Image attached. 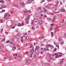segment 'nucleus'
<instances>
[{
    "label": "nucleus",
    "instance_id": "f257e3e1",
    "mask_svg": "<svg viewBox=\"0 0 66 66\" xmlns=\"http://www.w3.org/2000/svg\"><path fill=\"white\" fill-rule=\"evenodd\" d=\"M30 15H27L26 16V22L27 23V24H28V23H29L28 21L30 19Z\"/></svg>",
    "mask_w": 66,
    "mask_h": 66
},
{
    "label": "nucleus",
    "instance_id": "f03ea898",
    "mask_svg": "<svg viewBox=\"0 0 66 66\" xmlns=\"http://www.w3.org/2000/svg\"><path fill=\"white\" fill-rule=\"evenodd\" d=\"M10 16H11L10 14L8 15L7 13H5L4 14V18L5 19H7V18H9V17H10Z\"/></svg>",
    "mask_w": 66,
    "mask_h": 66
},
{
    "label": "nucleus",
    "instance_id": "7ed1b4c3",
    "mask_svg": "<svg viewBox=\"0 0 66 66\" xmlns=\"http://www.w3.org/2000/svg\"><path fill=\"white\" fill-rule=\"evenodd\" d=\"M23 12L24 13V14L25 15H27L29 13H30V11H28V10L26 9H24L23 10Z\"/></svg>",
    "mask_w": 66,
    "mask_h": 66
},
{
    "label": "nucleus",
    "instance_id": "20e7f679",
    "mask_svg": "<svg viewBox=\"0 0 66 66\" xmlns=\"http://www.w3.org/2000/svg\"><path fill=\"white\" fill-rule=\"evenodd\" d=\"M43 9L44 11H43L42 9H41L40 11L41 13H45V14H46V12H47V10L44 7H43Z\"/></svg>",
    "mask_w": 66,
    "mask_h": 66
},
{
    "label": "nucleus",
    "instance_id": "39448f33",
    "mask_svg": "<svg viewBox=\"0 0 66 66\" xmlns=\"http://www.w3.org/2000/svg\"><path fill=\"white\" fill-rule=\"evenodd\" d=\"M34 50L33 49L31 50L30 51V52L31 53V54H30V57H32V55H33V53L34 52ZM35 52H36V51H35Z\"/></svg>",
    "mask_w": 66,
    "mask_h": 66
},
{
    "label": "nucleus",
    "instance_id": "423d86ee",
    "mask_svg": "<svg viewBox=\"0 0 66 66\" xmlns=\"http://www.w3.org/2000/svg\"><path fill=\"white\" fill-rule=\"evenodd\" d=\"M43 49V51L44 52H46V50H47V51H49V48H44Z\"/></svg>",
    "mask_w": 66,
    "mask_h": 66
},
{
    "label": "nucleus",
    "instance_id": "0eeeda50",
    "mask_svg": "<svg viewBox=\"0 0 66 66\" xmlns=\"http://www.w3.org/2000/svg\"><path fill=\"white\" fill-rule=\"evenodd\" d=\"M16 26H17V24L16 23H15L13 22H12L11 26L12 27H14V26H15V27H16Z\"/></svg>",
    "mask_w": 66,
    "mask_h": 66
},
{
    "label": "nucleus",
    "instance_id": "6e6552de",
    "mask_svg": "<svg viewBox=\"0 0 66 66\" xmlns=\"http://www.w3.org/2000/svg\"><path fill=\"white\" fill-rule=\"evenodd\" d=\"M15 37L19 39L20 37V34H18V35H16Z\"/></svg>",
    "mask_w": 66,
    "mask_h": 66
},
{
    "label": "nucleus",
    "instance_id": "1a4fd4ad",
    "mask_svg": "<svg viewBox=\"0 0 66 66\" xmlns=\"http://www.w3.org/2000/svg\"><path fill=\"white\" fill-rule=\"evenodd\" d=\"M51 55H52L51 54L49 55V57L47 59L48 60H51V59H52V57H51Z\"/></svg>",
    "mask_w": 66,
    "mask_h": 66
},
{
    "label": "nucleus",
    "instance_id": "9d476101",
    "mask_svg": "<svg viewBox=\"0 0 66 66\" xmlns=\"http://www.w3.org/2000/svg\"><path fill=\"white\" fill-rule=\"evenodd\" d=\"M26 63H30L31 62V60H26Z\"/></svg>",
    "mask_w": 66,
    "mask_h": 66
},
{
    "label": "nucleus",
    "instance_id": "9b49d317",
    "mask_svg": "<svg viewBox=\"0 0 66 66\" xmlns=\"http://www.w3.org/2000/svg\"><path fill=\"white\" fill-rule=\"evenodd\" d=\"M55 55H56V56L55 57L56 59H57V57H59V55H58L57 53H55Z\"/></svg>",
    "mask_w": 66,
    "mask_h": 66
},
{
    "label": "nucleus",
    "instance_id": "f8f14e48",
    "mask_svg": "<svg viewBox=\"0 0 66 66\" xmlns=\"http://www.w3.org/2000/svg\"><path fill=\"white\" fill-rule=\"evenodd\" d=\"M5 7H6L5 5H3L1 7V9H4V8H5Z\"/></svg>",
    "mask_w": 66,
    "mask_h": 66
},
{
    "label": "nucleus",
    "instance_id": "ddd939ff",
    "mask_svg": "<svg viewBox=\"0 0 66 66\" xmlns=\"http://www.w3.org/2000/svg\"><path fill=\"white\" fill-rule=\"evenodd\" d=\"M39 23H40V24H42L43 23V21L41 20H39Z\"/></svg>",
    "mask_w": 66,
    "mask_h": 66
},
{
    "label": "nucleus",
    "instance_id": "4468645a",
    "mask_svg": "<svg viewBox=\"0 0 66 66\" xmlns=\"http://www.w3.org/2000/svg\"><path fill=\"white\" fill-rule=\"evenodd\" d=\"M39 21V20L38 19H35L34 20V22H37Z\"/></svg>",
    "mask_w": 66,
    "mask_h": 66
},
{
    "label": "nucleus",
    "instance_id": "2eb2a0df",
    "mask_svg": "<svg viewBox=\"0 0 66 66\" xmlns=\"http://www.w3.org/2000/svg\"><path fill=\"white\" fill-rule=\"evenodd\" d=\"M20 4L21 6H23L24 5V3L23 2H21L20 3Z\"/></svg>",
    "mask_w": 66,
    "mask_h": 66
},
{
    "label": "nucleus",
    "instance_id": "dca6fc26",
    "mask_svg": "<svg viewBox=\"0 0 66 66\" xmlns=\"http://www.w3.org/2000/svg\"><path fill=\"white\" fill-rule=\"evenodd\" d=\"M47 19L48 21H51V19L49 18H47Z\"/></svg>",
    "mask_w": 66,
    "mask_h": 66
},
{
    "label": "nucleus",
    "instance_id": "f3484780",
    "mask_svg": "<svg viewBox=\"0 0 66 66\" xmlns=\"http://www.w3.org/2000/svg\"><path fill=\"white\" fill-rule=\"evenodd\" d=\"M62 39H63V38L62 37H60V39L58 40L59 42H61L62 40Z\"/></svg>",
    "mask_w": 66,
    "mask_h": 66
},
{
    "label": "nucleus",
    "instance_id": "a211bd4d",
    "mask_svg": "<svg viewBox=\"0 0 66 66\" xmlns=\"http://www.w3.org/2000/svg\"><path fill=\"white\" fill-rule=\"evenodd\" d=\"M64 24H63V23H61L60 24V26L61 27H62L63 26Z\"/></svg>",
    "mask_w": 66,
    "mask_h": 66
},
{
    "label": "nucleus",
    "instance_id": "6ab92c4d",
    "mask_svg": "<svg viewBox=\"0 0 66 66\" xmlns=\"http://www.w3.org/2000/svg\"><path fill=\"white\" fill-rule=\"evenodd\" d=\"M27 1L28 3H31L33 1L32 0H27Z\"/></svg>",
    "mask_w": 66,
    "mask_h": 66
},
{
    "label": "nucleus",
    "instance_id": "aec40b11",
    "mask_svg": "<svg viewBox=\"0 0 66 66\" xmlns=\"http://www.w3.org/2000/svg\"><path fill=\"white\" fill-rule=\"evenodd\" d=\"M46 46H47V48H49V47H50V46H51V45L47 44L46 45Z\"/></svg>",
    "mask_w": 66,
    "mask_h": 66
},
{
    "label": "nucleus",
    "instance_id": "412c9836",
    "mask_svg": "<svg viewBox=\"0 0 66 66\" xmlns=\"http://www.w3.org/2000/svg\"><path fill=\"white\" fill-rule=\"evenodd\" d=\"M22 39L23 40H26V37H22Z\"/></svg>",
    "mask_w": 66,
    "mask_h": 66
},
{
    "label": "nucleus",
    "instance_id": "4be33fe9",
    "mask_svg": "<svg viewBox=\"0 0 66 66\" xmlns=\"http://www.w3.org/2000/svg\"><path fill=\"white\" fill-rule=\"evenodd\" d=\"M36 15L37 16H39L40 15V13L38 12L36 14Z\"/></svg>",
    "mask_w": 66,
    "mask_h": 66
},
{
    "label": "nucleus",
    "instance_id": "5701e85b",
    "mask_svg": "<svg viewBox=\"0 0 66 66\" xmlns=\"http://www.w3.org/2000/svg\"><path fill=\"white\" fill-rule=\"evenodd\" d=\"M51 34L52 37H53L54 35H53V32H51Z\"/></svg>",
    "mask_w": 66,
    "mask_h": 66
},
{
    "label": "nucleus",
    "instance_id": "b1692460",
    "mask_svg": "<svg viewBox=\"0 0 66 66\" xmlns=\"http://www.w3.org/2000/svg\"><path fill=\"white\" fill-rule=\"evenodd\" d=\"M32 23H31V25H34V22H33V20H32L31 21Z\"/></svg>",
    "mask_w": 66,
    "mask_h": 66
},
{
    "label": "nucleus",
    "instance_id": "393cba45",
    "mask_svg": "<svg viewBox=\"0 0 66 66\" xmlns=\"http://www.w3.org/2000/svg\"><path fill=\"white\" fill-rule=\"evenodd\" d=\"M65 10L64 8H62L61 9V11L62 12H65Z\"/></svg>",
    "mask_w": 66,
    "mask_h": 66
},
{
    "label": "nucleus",
    "instance_id": "a878e982",
    "mask_svg": "<svg viewBox=\"0 0 66 66\" xmlns=\"http://www.w3.org/2000/svg\"><path fill=\"white\" fill-rule=\"evenodd\" d=\"M55 19H53L52 20V23H54V21H55Z\"/></svg>",
    "mask_w": 66,
    "mask_h": 66
},
{
    "label": "nucleus",
    "instance_id": "bb28decb",
    "mask_svg": "<svg viewBox=\"0 0 66 66\" xmlns=\"http://www.w3.org/2000/svg\"><path fill=\"white\" fill-rule=\"evenodd\" d=\"M45 7H47V5H48V4H46V3H45V4L44 5V6H45Z\"/></svg>",
    "mask_w": 66,
    "mask_h": 66
},
{
    "label": "nucleus",
    "instance_id": "cd10ccee",
    "mask_svg": "<svg viewBox=\"0 0 66 66\" xmlns=\"http://www.w3.org/2000/svg\"><path fill=\"white\" fill-rule=\"evenodd\" d=\"M13 55H14V56H17V54H13Z\"/></svg>",
    "mask_w": 66,
    "mask_h": 66
},
{
    "label": "nucleus",
    "instance_id": "c85d7f7f",
    "mask_svg": "<svg viewBox=\"0 0 66 66\" xmlns=\"http://www.w3.org/2000/svg\"><path fill=\"white\" fill-rule=\"evenodd\" d=\"M42 10V7H39L38 8V10L39 11V10Z\"/></svg>",
    "mask_w": 66,
    "mask_h": 66
},
{
    "label": "nucleus",
    "instance_id": "c756f323",
    "mask_svg": "<svg viewBox=\"0 0 66 66\" xmlns=\"http://www.w3.org/2000/svg\"><path fill=\"white\" fill-rule=\"evenodd\" d=\"M50 46L52 49H53L54 48V46H53V45H51Z\"/></svg>",
    "mask_w": 66,
    "mask_h": 66
},
{
    "label": "nucleus",
    "instance_id": "7c9ffc66",
    "mask_svg": "<svg viewBox=\"0 0 66 66\" xmlns=\"http://www.w3.org/2000/svg\"><path fill=\"white\" fill-rule=\"evenodd\" d=\"M3 20H0V23H2L3 22Z\"/></svg>",
    "mask_w": 66,
    "mask_h": 66
},
{
    "label": "nucleus",
    "instance_id": "2f4dec72",
    "mask_svg": "<svg viewBox=\"0 0 66 66\" xmlns=\"http://www.w3.org/2000/svg\"><path fill=\"white\" fill-rule=\"evenodd\" d=\"M15 32H19V30H18V29H16L15 30Z\"/></svg>",
    "mask_w": 66,
    "mask_h": 66
},
{
    "label": "nucleus",
    "instance_id": "473e14b6",
    "mask_svg": "<svg viewBox=\"0 0 66 66\" xmlns=\"http://www.w3.org/2000/svg\"><path fill=\"white\" fill-rule=\"evenodd\" d=\"M18 26H22V25L20 24V23H19L18 24Z\"/></svg>",
    "mask_w": 66,
    "mask_h": 66
},
{
    "label": "nucleus",
    "instance_id": "72a5a7b5",
    "mask_svg": "<svg viewBox=\"0 0 66 66\" xmlns=\"http://www.w3.org/2000/svg\"><path fill=\"white\" fill-rule=\"evenodd\" d=\"M41 38L42 39H43L45 38V36H41Z\"/></svg>",
    "mask_w": 66,
    "mask_h": 66
},
{
    "label": "nucleus",
    "instance_id": "f704fd0d",
    "mask_svg": "<svg viewBox=\"0 0 66 66\" xmlns=\"http://www.w3.org/2000/svg\"><path fill=\"white\" fill-rule=\"evenodd\" d=\"M27 33L26 32L25 33H24L23 35L24 36H25V35H27Z\"/></svg>",
    "mask_w": 66,
    "mask_h": 66
},
{
    "label": "nucleus",
    "instance_id": "c9c22d12",
    "mask_svg": "<svg viewBox=\"0 0 66 66\" xmlns=\"http://www.w3.org/2000/svg\"><path fill=\"white\" fill-rule=\"evenodd\" d=\"M53 30V28L52 27H51L50 28V31H52Z\"/></svg>",
    "mask_w": 66,
    "mask_h": 66
},
{
    "label": "nucleus",
    "instance_id": "e433bc0d",
    "mask_svg": "<svg viewBox=\"0 0 66 66\" xmlns=\"http://www.w3.org/2000/svg\"><path fill=\"white\" fill-rule=\"evenodd\" d=\"M0 2L1 3H4V2L2 0H1L0 1Z\"/></svg>",
    "mask_w": 66,
    "mask_h": 66
},
{
    "label": "nucleus",
    "instance_id": "4c0bfd02",
    "mask_svg": "<svg viewBox=\"0 0 66 66\" xmlns=\"http://www.w3.org/2000/svg\"><path fill=\"white\" fill-rule=\"evenodd\" d=\"M35 65V64L34 63H32L31 64L32 66H34Z\"/></svg>",
    "mask_w": 66,
    "mask_h": 66
},
{
    "label": "nucleus",
    "instance_id": "58836bf2",
    "mask_svg": "<svg viewBox=\"0 0 66 66\" xmlns=\"http://www.w3.org/2000/svg\"><path fill=\"white\" fill-rule=\"evenodd\" d=\"M9 59L10 60H12V58L11 57H9Z\"/></svg>",
    "mask_w": 66,
    "mask_h": 66
},
{
    "label": "nucleus",
    "instance_id": "ea45409f",
    "mask_svg": "<svg viewBox=\"0 0 66 66\" xmlns=\"http://www.w3.org/2000/svg\"><path fill=\"white\" fill-rule=\"evenodd\" d=\"M63 62L64 61L63 60H62L60 62V64H62V63H63Z\"/></svg>",
    "mask_w": 66,
    "mask_h": 66
},
{
    "label": "nucleus",
    "instance_id": "a19ab883",
    "mask_svg": "<svg viewBox=\"0 0 66 66\" xmlns=\"http://www.w3.org/2000/svg\"><path fill=\"white\" fill-rule=\"evenodd\" d=\"M52 4H52L51 5H48L47 6L48 7H50V6H51V5H52Z\"/></svg>",
    "mask_w": 66,
    "mask_h": 66
},
{
    "label": "nucleus",
    "instance_id": "79ce46f5",
    "mask_svg": "<svg viewBox=\"0 0 66 66\" xmlns=\"http://www.w3.org/2000/svg\"><path fill=\"white\" fill-rule=\"evenodd\" d=\"M21 59H22L21 58H19L18 59V60H19V61H20L21 60Z\"/></svg>",
    "mask_w": 66,
    "mask_h": 66
},
{
    "label": "nucleus",
    "instance_id": "37998d69",
    "mask_svg": "<svg viewBox=\"0 0 66 66\" xmlns=\"http://www.w3.org/2000/svg\"><path fill=\"white\" fill-rule=\"evenodd\" d=\"M29 54L28 53L26 54V56H29Z\"/></svg>",
    "mask_w": 66,
    "mask_h": 66
},
{
    "label": "nucleus",
    "instance_id": "c03bdc74",
    "mask_svg": "<svg viewBox=\"0 0 66 66\" xmlns=\"http://www.w3.org/2000/svg\"><path fill=\"white\" fill-rule=\"evenodd\" d=\"M23 25H24V22H22V26H23Z\"/></svg>",
    "mask_w": 66,
    "mask_h": 66
},
{
    "label": "nucleus",
    "instance_id": "a18cd8bd",
    "mask_svg": "<svg viewBox=\"0 0 66 66\" xmlns=\"http://www.w3.org/2000/svg\"><path fill=\"white\" fill-rule=\"evenodd\" d=\"M10 13L11 14H13L14 13H13V11H11V12H10Z\"/></svg>",
    "mask_w": 66,
    "mask_h": 66
},
{
    "label": "nucleus",
    "instance_id": "49530a36",
    "mask_svg": "<svg viewBox=\"0 0 66 66\" xmlns=\"http://www.w3.org/2000/svg\"><path fill=\"white\" fill-rule=\"evenodd\" d=\"M5 10H2V12H5Z\"/></svg>",
    "mask_w": 66,
    "mask_h": 66
},
{
    "label": "nucleus",
    "instance_id": "de8ad7c7",
    "mask_svg": "<svg viewBox=\"0 0 66 66\" xmlns=\"http://www.w3.org/2000/svg\"><path fill=\"white\" fill-rule=\"evenodd\" d=\"M58 53V54H62V53H60V52H59V53Z\"/></svg>",
    "mask_w": 66,
    "mask_h": 66
},
{
    "label": "nucleus",
    "instance_id": "09e8293b",
    "mask_svg": "<svg viewBox=\"0 0 66 66\" xmlns=\"http://www.w3.org/2000/svg\"><path fill=\"white\" fill-rule=\"evenodd\" d=\"M54 50L55 51H56V48H55L54 49Z\"/></svg>",
    "mask_w": 66,
    "mask_h": 66
},
{
    "label": "nucleus",
    "instance_id": "8fccbe9b",
    "mask_svg": "<svg viewBox=\"0 0 66 66\" xmlns=\"http://www.w3.org/2000/svg\"><path fill=\"white\" fill-rule=\"evenodd\" d=\"M26 38L27 39H29V37L28 36H27V37Z\"/></svg>",
    "mask_w": 66,
    "mask_h": 66
},
{
    "label": "nucleus",
    "instance_id": "3c124183",
    "mask_svg": "<svg viewBox=\"0 0 66 66\" xmlns=\"http://www.w3.org/2000/svg\"><path fill=\"white\" fill-rule=\"evenodd\" d=\"M39 52H38L37 53V55H38V54H39Z\"/></svg>",
    "mask_w": 66,
    "mask_h": 66
},
{
    "label": "nucleus",
    "instance_id": "603ef678",
    "mask_svg": "<svg viewBox=\"0 0 66 66\" xmlns=\"http://www.w3.org/2000/svg\"><path fill=\"white\" fill-rule=\"evenodd\" d=\"M11 0H8L9 3H11Z\"/></svg>",
    "mask_w": 66,
    "mask_h": 66
},
{
    "label": "nucleus",
    "instance_id": "864d4df0",
    "mask_svg": "<svg viewBox=\"0 0 66 66\" xmlns=\"http://www.w3.org/2000/svg\"><path fill=\"white\" fill-rule=\"evenodd\" d=\"M7 57H5L4 58V60H5V59H7Z\"/></svg>",
    "mask_w": 66,
    "mask_h": 66
},
{
    "label": "nucleus",
    "instance_id": "5fc2aeb1",
    "mask_svg": "<svg viewBox=\"0 0 66 66\" xmlns=\"http://www.w3.org/2000/svg\"><path fill=\"white\" fill-rule=\"evenodd\" d=\"M4 42H5V41H4V40H2L1 41V42H2V43H3Z\"/></svg>",
    "mask_w": 66,
    "mask_h": 66
},
{
    "label": "nucleus",
    "instance_id": "6e6d98bb",
    "mask_svg": "<svg viewBox=\"0 0 66 66\" xmlns=\"http://www.w3.org/2000/svg\"><path fill=\"white\" fill-rule=\"evenodd\" d=\"M47 16L46 15H45L44 16V17H45V18H47Z\"/></svg>",
    "mask_w": 66,
    "mask_h": 66
},
{
    "label": "nucleus",
    "instance_id": "4d7b16f0",
    "mask_svg": "<svg viewBox=\"0 0 66 66\" xmlns=\"http://www.w3.org/2000/svg\"><path fill=\"white\" fill-rule=\"evenodd\" d=\"M47 14H48V15H50V13L49 12H47Z\"/></svg>",
    "mask_w": 66,
    "mask_h": 66
},
{
    "label": "nucleus",
    "instance_id": "13d9d810",
    "mask_svg": "<svg viewBox=\"0 0 66 66\" xmlns=\"http://www.w3.org/2000/svg\"><path fill=\"white\" fill-rule=\"evenodd\" d=\"M60 44H61V45H63V44H64V43L61 42V43Z\"/></svg>",
    "mask_w": 66,
    "mask_h": 66
},
{
    "label": "nucleus",
    "instance_id": "bf43d9fd",
    "mask_svg": "<svg viewBox=\"0 0 66 66\" xmlns=\"http://www.w3.org/2000/svg\"><path fill=\"white\" fill-rule=\"evenodd\" d=\"M32 47H33V46H30L29 47V48H32Z\"/></svg>",
    "mask_w": 66,
    "mask_h": 66
},
{
    "label": "nucleus",
    "instance_id": "052dcab7",
    "mask_svg": "<svg viewBox=\"0 0 66 66\" xmlns=\"http://www.w3.org/2000/svg\"><path fill=\"white\" fill-rule=\"evenodd\" d=\"M59 3V2H56V4H58Z\"/></svg>",
    "mask_w": 66,
    "mask_h": 66
},
{
    "label": "nucleus",
    "instance_id": "680f3d73",
    "mask_svg": "<svg viewBox=\"0 0 66 66\" xmlns=\"http://www.w3.org/2000/svg\"><path fill=\"white\" fill-rule=\"evenodd\" d=\"M56 47H58V48H59V46L58 45H56Z\"/></svg>",
    "mask_w": 66,
    "mask_h": 66
},
{
    "label": "nucleus",
    "instance_id": "e2e57ef3",
    "mask_svg": "<svg viewBox=\"0 0 66 66\" xmlns=\"http://www.w3.org/2000/svg\"><path fill=\"white\" fill-rule=\"evenodd\" d=\"M13 49H16V47H13Z\"/></svg>",
    "mask_w": 66,
    "mask_h": 66
},
{
    "label": "nucleus",
    "instance_id": "0e129e2a",
    "mask_svg": "<svg viewBox=\"0 0 66 66\" xmlns=\"http://www.w3.org/2000/svg\"><path fill=\"white\" fill-rule=\"evenodd\" d=\"M11 42H13V39H12L11 40Z\"/></svg>",
    "mask_w": 66,
    "mask_h": 66
},
{
    "label": "nucleus",
    "instance_id": "69168bd1",
    "mask_svg": "<svg viewBox=\"0 0 66 66\" xmlns=\"http://www.w3.org/2000/svg\"><path fill=\"white\" fill-rule=\"evenodd\" d=\"M38 40H39L38 39V38H36V40L37 41H38Z\"/></svg>",
    "mask_w": 66,
    "mask_h": 66
},
{
    "label": "nucleus",
    "instance_id": "338daca9",
    "mask_svg": "<svg viewBox=\"0 0 66 66\" xmlns=\"http://www.w3.org/2000/svg\"><path fill=\"white\" fill-rule=\"evenodd\" d=\"M40 16L41 17H43V14H41Z\"/></svg>",
    "mask_w": 66,
    "mask_h": 66
},
{
    "label": "nucleus",
    "instance_id": "774afa93",
    "mask_svg": "<svg viewBox=\"0 0 66 66\" xmlns=\"http://www.w3.org/2000/svg\"><path fill=\"white\" fill-rule=\"evenodd\" d=\"M15 7H16V8H18V6H17V5H16V6H15Z\"/></svg>",
    "mask_w": 66,
    "mask_h": 66
}]
</instances>
